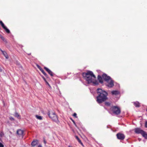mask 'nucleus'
<instances>
[{"mask_svg": "<svg viewBox=\"0 0 147 147\" xmlns=\"http://www.w3.org/2000/svg\"><path fill=\"white\" fill-rule=\"evenodd\" d=\"M96 93L97 96L96 98V100L98 104H102L108 100V93L105 90H103L102 89L98 88L96 90Z\"/></svg>", "mask_w": 147, "mask_h": 147, "instance_id": "nucleus-1", "label": "nucleus"}, {"mask_svg": "<svg viewBox=\"0 0 147 147\" xmlns=\"http://www.w3.org/2000/svg\"><path fill=\"white\" fill-rule=\"evenodd\" d=\"M97 79L99 83L101 84L103 83V80L108 83V84L107 85V86L110 88L112 87L114 85V81L112 80L111 77L105 74L104 73L102 75V77L98 75L97 76Z\"/></svg>", "mask_w": 147, "mask_h": 147, "instance_id": "nucleus-2", "label": "nucleus"}, {"mask_svg": "<svg viewBox=\"0 0 147 147\" xmlns=\"http://www.w3.org/2000/svg\"><path fill=\"white\" fill-rule=\"evenodd\" d=\"M82 75L84 79L87 82L88 84L92 83V82L93 80L92 77L94 79L96 78V76L94 74L93 72L90 71H88L86 73H82Z\"/></svg>", "mask_w": 147, "mask_h": 147, "instance_id": "nucleus-3", "label": "nucleus"}, {"mask_svg": "<svg viewBox=\"0 0 147 147\" xmlns=\"http://www.w3.org/2000/svg\"><path fill=\"white\" fill-rule=\"evenodd\" d=\"M111 109L114 114L118 115L121 113V110L120 108L117 106H112Z\"/></svg>", "mask_w": 147, "mask_h": 147, "instance_id": "nucleus-4", "label": "nucleus"}, {"mask_svg": "<svg viewBox=\"0 0 147 147\" xmlns=\"http://www.w3.org/2000/svg\"><path fill=\"white\" fill-rule=\"evenodd\" d=\"M116 136L117 138L119 140H123L125 138V136L122 133H119L117 134Z\"/></svg>", "mask_w": 147, "mask_h": 147, "instance_id": "nucleus-5", "label": "nucleus"}, {"mask_svg": "<svg viewBox=\"0 0 147 147\" xmlns=\"http://www.w3.org/2000/svg\"><path fill=\"white\" fill-rule=\"evenodd\" d=\"M44 69L50 75L51 77H53L54 75V74L49 68L46 67H44Z\"/></svg>", "mask_w": 147, "mask_h": 147, "instance_id": "nucleus-6", "label": "nucleus"}, {"mask_svg": "<svg viewBox=\"0 0 147 147\" xmlns=\"http://www.w3.org/2000/svg\"><path fill=\"white\" fill-rule=\"evenodd\" d=\"M24 131L23 130L20 129H18L17 131V134L20 137L22 136V137L24 136Z\"/></svg>", "mask_w": 147, "mask_h": 147, "instance_id": "nucleus-7", "label": "nucleus"}, {"mask_svg": "<svg viewBox=\"0 0 147 147\" xmlns=\"http://www.w3.org/2000/svg\"><path fill=\"white\" fill-rule=\"evenodd\" d=\"M143 131V130L139 128H136L134 129L135 133L137 134H142Z\"/></svg>", "mask_w": 147, "mask_h": 147, "instance_id": "nucleus-8", "label": "nucleus"}, {"mask_svg": "<svg viewBox=\"0 0 147 147\" xmlns=\"http://www.w3.org/2000/svg\"><path fill=\"white\" fill-rule=\"evenodd\" d=\"M47 115L49 116V117L51 119L53 118L54 115H55L56 114L55 112H52L50 113V111H49L47 113Z\"/></svg>", "mask_w": 147, "mask_h": 147, "instance_id": "nucleus-9", "label": "nucleus"}, {"mask_svg": "<svg viewBox=\"0 0 147 147\" xmlns=\"http://www.w3.org/2000/svg\"><path fill=\"white\" fill-rule=\"evenodd\" d=\"M51 119L53 121H55L57 123V122L58 121V118L56 114L55 115H54V116H53V117Z\"/></svg>", "mask_w": 147, "mask_h": 147, "instance_id": "nucleus-10", "label": "nucleus"}, {"mask_svg": "<svg viewBox=\"0 0 147 147\" xmlns=\"http://www.w3.org/2000/svg\"><path fill=\"white\" fill-rule=\"evenodd\" d=\"M38 140H34L31 143L32 146H35L38 143Z\"/></svg>", "mask_w": 147, "mask_h": 147, "instance_id": "nucleus-11", "label": "nucleus"}, {"mask_svg": "<svg viewBox=\"0 0 147 147\" xmlns=\"http://www.w3.org/2000/svg\"><path fill=\"white\" fill-rule=\"evenodd\" d=\"M14 116L15 117L17 118L18 119H21V116L16 111L15 113Z\"/></svg>", "mask_w": 147, "mask_h": 147, "instance_id": "nucleus-12", "label": "nucleus"}, {"mask_svg": "<svg viewBox=\"0 0 147 147\" xmlns=\"http://www.w3.org/2000/svg\"><path fill=\"white\" fill-rule=\"evenodd\" d=\"M1 51L2 52L3 54L4 55V56L7 59H8L9 57L8 56V55L6 52L5 51H3L1 49Z\"/></svg>", "mask_w": 147, "mask_h": 147, "instance_id": "nucleus-13", "label": "nucleus"}, {"mask_svg": "<svg viewBox=\"0 0 147 147\" xmlns=\"http://www.w3.org/2000/svg\"><path fill=\"white\" fill-rule=\"evenodd\" d=\"M134 106L137 107H139L140 106V103L137 101L134 102Z\"/></svg>", "mask_w": 147, "mask_h": 147, "instance_id": "nucleus-14", "label": "nucleus"}, {"mask_svg": "<svg viewBox=\"0 0 147 147\" xmlns=\"http://www.w3.org/2000/svg\"><path fill=\"white\" fill-rule=\"evenodd\" d=\"M111 94L113 95H117L119 94V92L117 90L113 91L111 92Z\"/></svg>", "mask_w": 147, "mask_h": 147, "instance_id": "nucleus-15", "label": "nucleus"}, {"mask_svg": "<svg viewBox=\"0 0 147 147\" xmlns=\"http://www.w3.org/2000/svg\"><path fill=\"white\" fill-rule=\"evenodd\" d=\"M141 135L145 139H147V134L146 132L144 131Z\"/></svg>", "mask_w": 147, "mask_h": 147, "instance_id": "nucleus-16", "label": "nucleus"}, {"mask_svg": "<svg viewBox=\"0 0 147 147\" xmlns=\"http://www.w3.org/2000/svg\"><path fill=\"white\" fill-rule=\"evenodd\" d=\"M75 137H76V139L77 140H78V142L80 143V144L81 145L83 146H84L82 143V142L81 140H80L79 139V137H78V136H75Z\"/></svg>", "mask_w": 147, "mask_h": 147, "instance_id": "nucleus-17", "label": "nucleus"}, {"mask_svg": "<svg viewBox=\"0 0 147 147\" xmlns=\"http://www.w3.org/2000/svg\"><path fill=\"white\" fill-rule=\"evenodd\" d=\"M92 83L93 84H94L96 86L99 84V83L96 80H95L94 81H92Z\"/></svg>", "mask_w": 147, "mask_h": 147, "instance_id": "nucleus-18", "label": "nucleus"}, {"mask_svg": "<svg viewBox=\"0 0 147 147\" xmlns=\"http://www.w3.org/2000/svg\"><path fill=\"white\" fill-rule=\"evenodd\" d=\"M105 105L107 106H110L111 105V103L109 102L105 101L104 102Z\"/></svg>", "mask_w": 147, "mask_h": 147, "instance_id": "nucleus-19", "label": "nucleus"}, {"mask_svg": "<svg viewBox=\"0 0 147 147\" xmlns=\"http://www.w3.org/2000/svg\"><path fill=\"white\" fill-rule=\"evenodd\" d=\"M1 38L2 40L3 41L5 42L6 43H7V41L5 39L4 37L2 36H1Z\"/></svg>", "mask_w": 147, "mask_h": 147, "instance_id": "nucleus-20", "label": "nucleus"}, {"mask_svg": "<svg viewBox=\"0 0 147 147\" xmlns=\"http://www.w3.org/2000/svg\"><path fill=\"white\" fill-rule=\"evenodd\" d=\"M0 24L3 29L6 27V26L1 21H0Z\"/></svg>", "mask_w": 147, "mask_h": 147, "instance_id": "nucleus-21", "label": "nucleus"}, {"mask_svg": "<svg viewBox=\"0 0 147 147\" xmlns=\"http://www.w3.org/2000/svg\"><path fill=\"white\" fill-rule=\"evenodd\" d=\"M4 29L5 30V31L7 33L9 34L10 33V30L8 28H7L6 27H5Z\"/></svg>", "mask_w": 147, "mask_h": 147, "instance_id": "nucleus-22", "label": "nucleus"}, {"mask_svg": "<svg viewBox=\"0 0 147 147\" xmlns=\"http://www.w3.org/2000/svg\"><path fill=\"white\" fill-rule=\"evenodd\" d=\"M36 118L40 120H42V117L40 116H39L38 115H36Z\"/></svg>", "mask_w": 147, "mask_h": 147, "instance_id": "nucleus-23", "label": "nucleus"}, {"mask_svg": "<svg viewBox=\"0 0 147 147\" xmlns=\"http://www.w3.org/2000/svg\"><path fill=\"white\" fill-rule=\"evenodd\" d=\"M4 135L3 132V131H1L0 133V137H2Z\"/></svg>", "mask_w": 147, "mask_h": 147, "instance_id": "nucleus-24", "label": "nucleus"}, {"mask_svg": "<svg viewBox=\"0 0 147 147\" xmlns=\"http://www.w3.org/2000/svg\"><path fill=\"white\" fill-rule=\"evenodd\" d=\"M37 67L39 69V70H40L41 69H42V68L38 64H36V65Z\"/></svg>", "mask_w": 147, "mask_h": 147, "instance_id": "nucleus-25", "label": "nucleus"}, {"mask_svg": "<svg viewBox=\"0 0 147 147\" xmlns=\"http://www.w3.org/2000/svg\"><path fill=\"white\" fill-rule=\"evenodd\" d=\"M45 82L46 84L47 85H48V86H49V87L51 88V86L48 83V82H47V81L46 80L45 81Z\"/></svg>", "mask_w": 147, "mask_h": 147, "instance_id": "nucleus-26", "label": "nucleus"}, {"mask_svg": "<svg viewBox=\"0 0 147 147\" xmlns=\"http://www.w3.org/2000/svg\"><path fill=\"white\" fill-rule=\"evenodd\" d=\"M9 119L11 121H14L15 120L12 117H10Z\"/></svg>", "mask_w": 147, "mask_h": 147, "instance_id": "nucleus-27", "label": "nucleus"}, {"mask_svg": "<svg viewBox=\"0 0 147 147\" xmlns=\"http://www.w3.org/2000/svg\"><path fill=\"white\" fill-rule=\"evenodd\" d=\"M73 116L75 117V118H77V114L76 113H74V114L73 115Z\"/></svg>", "mask_w": 147, "mask_h": 147, "instance_id": "nucleus-28", "label": "nucleus"}, {"mask_svg": "<svg viewBox=\"0 0 147 147\" xmlns=\"http://www.w3.org/2000/svg\"><path fill=\"white\" fill-rule=\"evenodd\" d=\"M45 76V77L47 78V79H50L49 77V76L47 74H46Z\"/></svg>", "mask_w": 147, "mask_h": 147, "instance_id": "nucleus-29", "label": "nucleus"}, {"mask_svg": "<svg viewBox=\"0 0 147 147\" xmlns=\"http://www.w3.org/2000/svg\"><path fill=\"white\" fill-rule=\"evenodd\" d=\"M41 77H42V78H43V80H44V81H46V79H45V78L44 77V76L42 75H41Z\"/></svg>", "mask_w": 147, "mask_h": 147, "instance_id": "nucleus-30", "label": "nucleus"}, {"mask_svg": "<svg viewBox=\"0 0 147 147\" xmlns=\"http://www.w3.org/2000/svg\"><path fill=\"white\" fill-rule=\"evenodd\" d=\"M3 145L1 142H0V147H4Z\"/></svg>", "mask_w": 147, "mask_h": 147, "instance_id": "nucleus-31", "label": "nucleus"}, {"mask_svg": "<svg viewBox=\"0 0 147 147\" xmlns=\"http://www.w3.org/2000/svg\"><path fill=\"white\" fill-rule=\"evenodd\" d=\"M145 127L146 128H147V121H146L145 122Z\"/></svg>", "mask_w": 147, "mask_h": 147, "instance_id": "nucleus-32", "label": "nucleus"}, {"mask_svg": "<svg viewBox=\"0 0 147 147\" xmlns=\"http://www.w3.org/2000/svg\"><path fill=\"white\" fill-rule=\"evenodd\" d=\"M40 70L41 71V72L43 73L45 72L44 71L43 69L42 68Z\"/></svg>", "mask_w": 147, "mask_h": 147, "instance_id": "nucleus-33", "label": "nucleus"}, {"mask_svg": "<svg viewBox=\"0 0 147 147\" xmlns=\"http://www.w3.org/2000/svg\"><path fill=\"white\" fill-rule=\"evenodd\" d=\"M70 119L73 122V123H75V121H74V120H73L72 118H70Z\"/></svg>", "mask_w": 147, "mask_h": 147, "instance_id": "nucleus-34", "label": "nucleus"}, {"mask_svg": "<svg viewBox=\"0 0 147 147\" xmlns=\"http://www.w3.org/2000/svg\"><path fill=\"white\" fill-rule=\"evenodd\" d=\"M2 71H3L2 69L0 67V72H2Z\"/></svg>", "mask_w": 147, "mask_h": 147, "instance_id": "nucleus-35", "label": "nucleus"}, {"mask_svg": "<svg viewBox=\"0 0 147 147\" xmlns=\"http://www.w3.org/2000/svg\"><path fill=\"white\" fill-rule=\"evenodd\" d=\"M44 142L45 144H46V141L45 140H44Z\"/></svg>", "mask_w": 147, "mask_h": 147, "instance_id": "nucleus-36", "label": "nucleus"}, {"mask_svg": "<svg viewBox=\"0 0 147 147\" xmlns=\"http://www.w3.org/2000/svg\"><path fill=\"white\" fill-rule=\"evenodd\" d=\"M43 74L44 75H45L47 74L45 72L43 73Z\"/></svg>", "mask_w": 147, "mask_h": 147, "instance_id": "nucleus-37", "label": "nucleus"}, {"mask_svg": "<svg viewBox=\"0 0 147 147\" xmlns=\"http://www.w3.org/2000/svg\"><path fill=\"white\" fill-rule=\"evenodd\" d=\"M38 147H42V146L41 145H39L38 146Z\"/></svg>", "mask_w": 147, "mask_h": 147, "instance_id": "nucleus-38", "label": "nucleus"}, {"mask_svg": "<svg viewBox=\"0 0 147 147\" xmlns=\"http://www.w3.org/2000/svg\"><path fill=\"white\" fill-rule=\"evenodd\" d=\"M74 123V125H75V126L76 127H77V125H76V123H75H75Z\"/></svg>", "mask_w": 147, "mask_h": 147, "instance_id": "nucleus-39", "label": "nucleus"}, {"mask_svg": "<svg viewBox=\"0 0 147 147\" xmlns=\"http://www.w3.org/2000/svg\"><path fill=\"white\" fill-rule=\"evenodd\" d=\"M31 53H28V54L29 55H31Z\"/></svg>", "mask_w": 147, "mask_h": 147, "instance_id": "nucleus-40", "label": "nucleus"}, {"mask_svg": "<svg viewBox=\"0 0 147 147\" xmlns=\"http://www.w3.org/2000/svg\"><path fill=\"white\" fill-rule=\"evenodd\" d=\"M68 147H73L72 146H68Z\"/></svg>", "mask_w": 147, "mask_h": 147, "instance_id": "nucleus-41", "label": "nucleus"}, {"mask_svg": "<svg viewBox=\"0 0 147 147\" xmlns=\"http://www.w3.org/2000/svg\"><path fill=\"white\" fill-rule=\"evenodd\" d=\"M1 36H2L0 34V37L1 38Z\"/></svg>", "mask_w": 147, "mask_h": 147, "instance_id": "nucleus-42", "label": "nucleus"}, {"mask_svg": "<svg viewBox=\"0 0 147 147\" xmlns=\"http://www.w3.org/2000/svg\"><path fill=\"white\" fill-rule=\"evenodd\" d=\"M34 146H32L31 147H34Z\"/></svg>", "mask_w": 147, "mask_h": 147, "instance_id": "nucleus-43", "label": "nucleus"}]
</instances>
